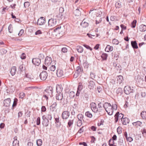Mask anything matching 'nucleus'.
I'll use <instances>...</instances> for the list:
<instances>
[{
    "instance_id": "obj_10",
    "label": "nucleus",
    "mask_w": 146,
    "mask_h": 146,
    "mask_svg": "<svg viewBox=\"0 0 146 146\" xmlns=\"http://www.w3.org/2000/svg\"><path fill=\"white\" fill-rule=\"evenodd\" d=\"M32 62L33 64L38 66L41 63V59L38 58H34L32 60Z\"/></svg>"
},
{
    "instance_id": "obj_24",
    "label": "nucleus",
    "mask_w": 146,
    "mask_h": 146,
    "mask_svg": "<svg viewBox=\"0 0 146 146\" xmlns=\"http://www.w3.org/2000/svg\"><path fill=\"white\" fill-rule=\"evenodd\" d=\"M113 49V48L112 46H110L109 45H108L105 49V50L106 51L108 52L109 51H112Z\"/></svg>"
},
{
    "instance_id": "obj_32",
    "label": "nucleus",
    "mask_w": 146,
    "mask_h": 146,
    "mask_svg": "<svg viewBox=\"0 0 146 146\" xmlns=\"http://www.w3.org/2000/svg\"><path fill=\"white\" fill-rule=\"evenodd\" d=\"M83 66L84 68H87L88 67V64L87 61L86 60L84 61L83 63Z\"/></svg>"
},
{
    "instance_id": "obj_57",
    "label": "nucleus",
    "mask_w": 146,
    "mask_h": 146,
    "mask_svg": "<svg viewBox=\"0 0 146 146\" xmlns=\"http://www.w3.org/2000/svg\"><path fill=\"white\" fill-rule=\"evenodd\" d=\"M84 127L83 126L81 128L78 130V132L80 133H81L83 132L84 129Z\"/></svg>"
},
{
    "instance_id": "obj_9",
    "label": "nucleus",
    "mask_w": 146,
    "mask_h": 146,
    "mask_svg": "<svg viewBox=\"0 0 146 146\" xmlns=\"http://www.w3.org/2000/svg\"><path fill=\"white\" fill-rule=\"evenodd\" d=\"M52 62V59L51 57L49 56H46L45 59V64L46 66L50 65Z\"/></svg>"
},
{
    "instance_id": "obj_55",
    "label": "nucleus",
    "mask_w": 146,
    "mask_h": 146,
    "mask_svg": "<svg viewBox=\"0 0 146 146\" xmlns=\"http://www.w3.org/2000/svg\"><path fill=\"white\" fill-rule=\"evenodd\" d=\"M82 124V120H78L77 122V125L78 126L80 127Z\"/></svg>"
},
{
    "instance_id": "obj_15",
    "label": "nucleus",
    "mask_w": 146,
    "mask_h": 146,
    "mask_svg": "<svg viewBox=\"0 0 146 146\" xmlns=\"http://www.w3.org/2000/svg\"><path fill=\"white\" fill-rule=\"evenodd\" d=\"M56 89L57 92L61 93L62 90L63 88L61 84H57Z\"/></svg>"
},
{
    "instance_id": "obj_11",
    "label": "nucleus",
    "mask_w": 146,
    "mask_h": 146,
    "mask_svg": "<svg viewBox=\"0 0 146 146\" xmlns=\"http://www.w3.org/2000/svg\"><path fill=\"white\" fill-rule=\"evenodd\" d=\"M112 108V106L111 105L105 110L108 113V114L109 115H112L113 113V110Z\"/></svg>"
},
{
    "instance_id": "obj_43",
    "label": "nucleus",
    "mask_w": 146,
    "mask_h": 146,
    "mask_svg": "<svg viewBox=\"0 0 146 146\" xmlns=\"http://www.w3.org/2000/svg\"><path fill=\"white\" fill-rule=\"evenodd\" d=\"M24 66L23 64L21 65L19 67V71L20 72L25 70V67H24Z\"/></svg>"
},
{
    "instance_id": "obj_36",
    "label": "nucleus",
    "mask_w": 146,
    "mask_h": 146,
    "mask_svg": "<svg viewBox=\"0 0 146 146\" xmlns=\"http://www.w3.org/2000/svg\"><path fill=\"white\" fill-rule=\"evenodd\" d=\"M137 21L136 20H134L131 23V27L132 28H134L136 26Z\"/></svg>"
},
{
    "instance_id": "obj_4",
    "label": "nucleus",
    "mask_w": 146,
    "mask_h": 146,
    "mask_svg": "<svg viewBox=\"0 0 146 146\" xmlns=\"http://www.w3.org/2000/svg\"><path fill=\"white\" fill-rule=\"evenodd\" d=\"M133 89H131V87L129 86H125L124 88V92L126 94H129L130 93L133 92Z\"/></svg>"
},
{
    "instance_id": "obj_19",
    "label": "nucleus",
    "mask_w": 146,
    "mask_h": 146,
    "mask_svg": "<svg viewBox=\"0 0 146 146\" xmlns=\"http://www.w3.org/2000/svg\"><path fill=\"white\" fill-rule=\"evenodd\" d=\"M139 30L141 32H144L146 31V26L141 25L139 26Z\"/></svg>"
},
{
    "instance_id": "obj_33",
    "label": "nucleus",
    "mask_w": 146,
    "mask_h": 146,
    "mask_svg": "<svg viewBox=\"0 0 146 146\" xmlns=\"http://www.w3.org/2000/svg\"><path fill=\"white\" fill-rule=\"evenodd\" d=\"M18 99L16 98H15L14 100L13 103L12 105V108L16 106L18 102Z\"/></svg>"
},
{
    "instance_id": "obj_23",
    "label": "nucleus",
    "mask_w": 146,
    "mask_h": 146,
    "mask_svg": "<svg viewBox=\"0 0 146 146\" xmlns=\"http://www.w3.org/2000/svg\"><path fill=\"white\" fill-rule=\"evenodd\" d=\"M117 82L119 84L121 83L123 80V78L122 76H119L117 77Z\"/></svg>"
},
{
    "instance_id": "obj_1",
    "label": "nucleus",
    "mask_w": 146,
    "mask_h": 146,
    "mask_svg": "<svg viewBox=\"0 0 146 146\" xmlns=\"http://www.w3.org/2000/svg\"><path fill=\"white\" fill-rule=\"evenodd\" d=\"M53 88L51 86L47 87L46 89L44 91V92L49 95L50 97H51L53 96Z\"/></svg>"
},
{
    "instance_id": "obj_21",
    "label": "nucleus",
    "mask_w": 146,
    "mask_h": 146,
    "mask_svg": "<svg viewBox=\"0 0 146 146\" xmlns=\"http://www.w3.org/2000/svg\"><path fill=\"white\" fill-rule=\"evenodd\" d=\"M57 104L56 102H54L50 107V110L52 111H53L56 110V107Z\"/></svg>"
},
{
    "instance_id": "obj_62",
    "label": "nucleus",
    "mask_w": 146,
    "mask_h": 146,
    "mask_svg": "<svg viewBox=\"0 0 146 146\" xmlns=\"http://www.w3.org/2000/svg\"><path fill=\"white\" fill-rule=\"evenodd\" d=\"M83 46L85 48H86L87 49H89L91 51H92V48L88 45L86 44H84Z\"/></svg>"
},
{
    "instance_id": "obj_41",
    "label": "nucleus",
    "mask_w": 146,
    "mask_h": 146,
    "mask_svg": "<svg viewBox=\"0 0 146 146\" xmlns=\"http://www.w3.org/2000/svg\"><path fill=\"white\" fill-rule=\"evenodd\" d=\"M111 104L110 103H105L103 104V107L105 108L106 110V109H107L109 106Z\"/></svg>"
},
{
    "instance_id": "obj_56",
    "label": "nucleus",
    "mask_w": 146,
    "mask_h": 146,
    "mask_svg": "<svg viewBox=\"0 0 146 146\" xmlns=\"http://www.w3.org/2000/svg\"><path fill=\"white\" fill-rule=\"evenodd\" d=\"M112 42L115 44H118L119 43V42L118 40L115 39L113 40Z\"/></svg>"
},
{
    "instance_id": "obj_49",
    "label": "nucleus",
    "mask_w": 146,
    "mask_h": 146,
    "mask_svg": "<svg viewBox=\"0 0 146 146\" xmlns=\"http://www.w3.org/2000/svg\"><path fill=\"white\" fill-rule=\"evenodd\" d=\"M83 86L82 84V83L80 82L79 83V85L78 88V90H79L80 91L82 89Z\"/></svg>"
},
{
    "instance_id": "obj_2",
    "label": "nucleus",
    "mask_w": 146,
    "mask_h": 146,
    "mask_svg": "<svg viewBox=\"0 0 146 146\" xmlns=\"http://www.w3.org/2000/svg\"><path fill=\"white\" fill-rule=\"evenodd\" d=\"M57 20L56 19L51 18L48 20V26L50 27H54L56 25Z\"/></svg>"
},
{
    "instance_id": "obj_52",
    "label": "nucleus",
    "mask_w": 146,
    "mask_h": 146,
    "mask_svg": "<svg viewBox=\"0 0 146 146\" xmlns=\"http://www.w3.org/2000/svg\"><path fill=\"white\" fill-rule=\"evenodd\" d=\"M55 123H59V124H57V125H58V126H59L60 125V123H59V117H56V118L55 117Z\"/></svg>"
},
{
    "instance_id": "obj_59",
    "label": "nucleus",
    "mask_w": 146,
    "mask_h": 146,
    "mask_svg": "<svg viewBox=\"0 0 146 146\" xmlns=\"http://www.w3.org/2000/svg\"><path fill=\"white\" fill-rule=\"evenodd\" d=\"M43 96L44 97L46 100H48V96H49V95H48V94L43 92Z\"/></svg>"
},
{
    "instance_id": "obj_27",
    "label": "nucleus",
    "mask_w": 146,
    "mask_h": 146,
    "mask_svg": "<svg viewBox=\"0 0 146 146\" xmlns=\"http://www.w3.org/2000/svg\"><path fill=\"white\" fill-rule=\"evenodd\" d=\"M116 93L119 95H121L123 93L122 88H118L116 91Z\"/></svg>"
},
{
    "instance_id": "obj_58",
    "label": "nucleus",
    "mask_w": 146,
    "mask_h": 146,
    "mask_svg": "<svg viewBox=\"0 0 146 146\" xmlns=\"http://www.w3.org/2000/svg\"><path fill=\"white\" fill-rule=\"evenodd\" d=\"M20 57L22 59H25L26 58V55L24 53H23L20 56Z\"/></svg>"
},
{
    "instance_id": "obj_30",
    "label": "nucleus",
    "mask_w": 146,
    "mask_h": 146,
    "mask_svg": "<svg viewBox=\"0 0 146 146\" xmlns=\"http://www.w3.org/2000/svg\"><path fill=\"white\" fill-rule=\"evenodd\" d=\"M76 50L77 51L80 53H82L83 52V48L82 47L80 46H77Z\"/></svg>"
},
{
    "instance_id": "obj_48",
    "label": "nucleus",
    "mask_w": 146,
    "mask_h": 146,
    "mask_svg": "<svg viewBox=\"0 0 146 146\" xmlns=\"http://www.w3.org/2000/svg\"><path fill=\"white\" fill-rule=\"evenodd\" d=\"M73 120H69L68 123V125L69 127H70L73 124Z\"/></svg>"
},
{
    "instance_id": "obj_7",
    "label": "nucleus",
    "mask_w": 146,
    "mask_h": 146,
    "mask_svg": "<svg viewBox=\"0 0 146 146\" xmlns=\"http://www.w3.org/2000/svg\"><path fill=\"white\" fill-rule=\"evenodd\" d=\"M46 19L43 17H41L39 18L37 22V24L39 25H44L46 23Z\"/></svg>"
},
{
    "instance_id": "obj_42",
    "label": "nucleus",
    "mask_w": 146,
    "mask_h": 146,
    "mask_svg": "<svg viewBox=\"0 0 146 146\" xmlns=\"http://www.w3.org/2000/svg\"><path fill=\"white\" fill-rule=\"evenodd\" d=\"M85 115L88 117L89 118H91L92 116V114L89 111L86 112L85 113Z\"/></svg>"
},
{
    "instance_id": "obj_64",
    "label": "nucleus",
    "mask_w": 146,
    "mask_h": 146,
    "mask_svg": "<svg viewBox=\"0 0 146 146\" xmlns=\"http://www.w3.org/2000/svg\"><path fill=\"white\" fill-rule=\"evenodd\" d=\"M46 110V108L44 106H42L41 108V111L42 112H44Z\"/></svg>"
},
{
    "instance_id": "obj_35",
    "label": "nucleus",
    "mask_w": 146,
    "mask_h": 146,
    "mask_svg": "<svg viewBox=\"0 0 146 146\" xmlns=\"http://www.w3.org/2000/svg\"><path fill=\"white\" fill-rule=\"evenodd\" d=\"M7 52V50L4 48L0 49V54L3 55L6 54Z\"/></svg>"
},
{
    "instance_id": "obj_39",
    "label": "nucleus",
    "mask_w": 146,
    "mask_h": 146,
    "mask_svg": "<svg viewBox=\"0 0 146 146\" xmlns=\"http://www.w3.org/2000/svg\"><path fill=\"white\" fill-rule=\"evenodd\" d=\"M8 29L9 32L10 33H12L13 32V28L12 25L11 24H10L8 27Z\"/></svg>"
},
{
    "instance_id": "obj_18",
    "label": "nucleus",
    "mask_w": 146,
    "mask_h": 146,
    "mask_svg": "<svg viewBox=\"0 0 146 146\" xmlns=\"http://www.w3.org/2000/svg\"><path fill=\"white\" fill-rule=\"evenodd\" d=\"M56 74L58 77H61L63 75V72L62 70L58 69L57 70Z\"/></svg>"
},
{
    "instance_id": "obj_50",
    "label": "nucleus",
    "mask_w": 146,
    "mask_h": 146,
    "mask_svg": "<svg viewBox=\"0 0 146 146\" xmlns=\"http://www.w3.org/2000/svg\"><path fill=\"white\" fill-rule=\"evenodd\" d=\"M64 53L67 52L68 51H69L70 49V48L68 46L64 45Z\"/></svg>"
},
{
    "instance_id": "obj_12",
    "label": "nucleus",
    "mask_w": 146,
    "mask_h": 146,
    "mask_svg": "<svg viewBox=\"0 0 146 146\" xmlns=\"http://www.w3.org/2000/svg\"><path fill=\"white\" fill-rule=\"evenodd\" d=\"M64 9L62 7H60L59 9V14L58 17L61 18V19H62L64 17Z\"/></svg>"
},
{
    "instance_id": "obj_54",
    "label": "nucleus",
    "mask_w": 146,
    "mask_h": 146,
    "mask_svg": "<svg viewBox=\"0 0 146 146\" xmlns=\"http://www.w3.org/2000/svg\"><path fill=\"white\" fill-rule=\"evenodd\" d=\"M141 132L142 134L143 135L144 137L146 136V129L144 128L143 129H142Z\"/></svg>"
},
{
    "instance_id": "obj_47",
    "label": "nucleus",
    "mask_w": 146,
    "mask_h": 146,
    "mask_svg": "<svg viewBox=\"0 0 146 146\" xmlns=\"http://www.w3.org/2000/svg\"><path fill=\"white\" fill-rule=\"evenodd\" d=\"M56 66L55 65H52L49 68L50 70L52 71H54L56 69Z\"/></svg>"
},
{
    "instance_id": "obj_26",
    "label": "nucleus",
    "mask_w": 146,
    "mask_h": 146,
    "mask_svg": "<svg viewBox=\"0 0 146 146\" xmlns=\"http://www.w3.org/2000/svg\"><path fill=\"white\" fill-rule=\"evenodd\" d=\"M142 123L141 122L138 121L135 122H133L132 124L133 125L135 126L136 127H138V126H141Z\"/></svg>"
},
{
    "instance_id": "obj_8",
    "label": "nucleus",
    "mask_w": 146,
    "mask_h": 146,
    "mask_svg": "<svg viewBox=\"0 0 146 146\" xmlns=\"http://www.w3.org/2000/svg\"><path fill=\"white\" fill-rule=\"evenodd\" d=\"M91 108L92 111L96 113L98 111V108L97 107L95 103L92 102L90 104Z\"/></svg>"
},
{
    "instance_id": "obj_53",
    "label": "nucleus",
    "mask_w": 146,
    "mask_h": 146,
    "mask_svg": "<svg viewBox=\"0 0 146 146\" xmlns=\"http://www.w3.org/2000/svg\"><path fill=\"white\" fill-rule=\"evenodd\" d=\"M46 117L48 121L49 120H51L52 119L51 115L49 114H47L46 116Z\"/></svg>"
},
{
    "instance_id": "obj_14",
    "label": "nucleus",
    "mask_w": 146,
    "mask_h": 146,
    "mask_svg": "<svg viewBox=\"0 0 146 146\" xmlns=\"http://www.w3.org/2000/svg\"><path fill=\"white\" fill-rule=\"evenodd\" d=\"M11 102V100L10 98H7L5 99L4 101V105L6 107H9L10 106Z\"/></svg>"
},
{
    "instance_id": "obj_44",
    "label": "nucleus",
    "mask_w": 146,
    "mask_h": 146,
    "mask_svg": "<svg viewBox=\"0 0 146 146\" xmlns=\"http://www.w3.org/2000/svg\"><path fill=\"white\" fill-rule=\"evenodd\" d=\"M19 141L18 140L14 141L13 143V146H19Z\"/></svg>"
},
{
    "instance_id": "obj_29",
    "label": "nucleus",
    "mask_w": 146,
    "mask_h": 146,
    "mask_svg": "<svg viewBox=\"0 0 146 146\" xmlns=\"http://www.w3.org/2000/svg\"><path fill=\"white\" fill-rule=\"evenodd\" d=\"M74 13L75 16H78L80 14V12L78 9H77L74 11Z\"/></svg>"
},
{
    "instance_id": "obj_16",
    "label": "nucleus",
    "mask_w": 146,
    "mask_h": 146,
    "mask_svg": "<svg viewBox=\"0 0 146 146\" xmlns=\"http://www.w3.org/2000/svg\"><path fill=\"white\" fill-rule=\"evenodd\" d=\"M89 84L88 86V88L90 90L93 89L94 85V83L92 80L89 81Z\"/></svg>"
},
{
    "instance_id": "obj_45",
    "label": "nucleus",
    "mask_w": 146,
    "mask_h": 146,
    "mask_svg": "<svg viewBox=\"0 0 146 146\" xmlns=\"http://www.w3.org/2000/svg\"><path fill=\"white\" fill-rule=\"evenodd\" d=\"M84 117L83 115L82 114H79L77 115V117L79 120H83V118Z\"/></svg>"
},
{
    "instance_id": "obj_3",
    "label": "nucleus",
    "mask_w": 146,
    "mask_h": 146,
    "mask_svg": "<svg viewBox=\"0 0 146 146\" xmlns=\"http://www.w3.org/2000/svg\"><path fill=\"white\" fill-rule=\"evenodd\" d=\"M123 115L121 113H120L119 112H117L114 115L115 123H116L119 119H123Z\"/></svg>"
},
{
    "instance_id": "obj_34",
    "label": "nucleus",
    "mask_w": 146,
    "mask_h": 146,
    "mask_svg": "<svg viewBox=\"0 0 146 146\" xmlns=\"http://www.w3.org/2000/svg\"><path fill=\"white\" fill-rule=\"evenodd\" d=\"M80 25L83 27L86 28L88 26V23L86 22L82 21Z\"/></svg>"
},
{
    "instance_id": "obj_51",
    "label": "nucleus",
    "mask_w": 146,
    "mask_h": 146,
    "mask_svg": "<svg viewBox=\"0 0 146 146\" xmlns=\"http://www.w3.org/2000/svg\"><path fill=\"white\" fill-rule=\"evenodd\" d=\"M30 5V3L29 2H26L24 3V5L25 8L28 7Z\"/></svg>"
},
{
    "instance_id": "obj_28",
    "label": "nucleus",
    "mask_w": 146,
    "mask_h": 146,
    "mask_svg": "<svg viewBox=\"0 0 146 146\" xmlns=\"http://www.w3.org/2000/svg\"><path fill=\"white\" fill-rule=\"evenodd\" d=\"M141 116L143 119H146V111H143L141 113Z\"/></svg>"
},
{
    "instance_id": "obj_63",
    "label": "nucleus",
    "mask_w": 146,
    "mask_h": 146,
    "mask_svg": "<svg viewBox=\"0 0 146 146\" xmlns=\"http://www.w3.org/2000/svg\"><path fill=\"white\" fill-rule=\"evenodd\" d=\"M24 33V30L22 29H21L19 32L18 34V35L19 36H21Z\"/></svg>"
},
{
    "instance_id": "obj_61",
    "label": "nucleus",
    "mask_w": 146,
    "mask_h": 146,
    "mask_svg": "<svg viewBox=\"0 0 146 146\" xmlns=\"http://www.w3.org/2000/svg\"><path fill=\"white\" fill-rule=\"evenodd\" d=\"M40 118L39 117H37L36 120V125H39L40 124Z\"/></svg>"
},
{
    "instance_id": "obj_20",
    "label": "nucleus",
    "mask_w": 146,
    "mask_h": 146,
    "mask_svg": "<svg viewBox=\"0 0 146 146\" xmlns=\"http://www.w3.org/2000/svg\"><path fill=\"white\" fill-rule=\"evenodd\" d=\"M131 44L134 49H137L138 48L137 44L136 41H131Z\"/></svg>"
},
{
    "instance_id": "obj_40",
    "label": "nucleus",
    "mask_w": 146,
    "mask_h": 146,
    "mask_svg": "<svg viewBox=\"0 0 146 146\" xmlns=\"http://www.w3.org/2000/svg\"><path fill=\"white\" fill-rule=\"evenodd\" d=\"M70 113L67 111H64V119H67L69 116Z\"/></svg>"
},
{
    "instance_id": "obj_38",
    "label": "nucleus",
    "mask_w": 146,
    "mask_h": 146,
    "mask_svg": "<svg viewBox=\"0 0 146 146\" xmlns=\"http://www.w3.org/2000/svg\"><path fill=\"white\" fill-rule=\"evenodd\" d=\"M37 145L38 146H40L42 144V141L41 139H39L36 141Z\"/></svg>"
},
{
    "instance_id": "obj_60",
    "label": "nucleus",
    "mask_w": 146,
    "mask_h": 146,
    "mask_svg": "<svg viewBox=\"0 0 146 146\" xmlns=\"http://www.w3.org/2000/svg\"><path fill=\"white\" fill-rule=\"evenodd\" d=\"M95 77V74L93 72H91L90 78L92 79H94Z\"/></svg>"
},
{
    "instance_id": "obj_31",
    "label": "nucleus",
    "mask_w": 146,
    "mask_h": 146,
    "mask_svg": "<svg viewBox=\"0 0 146 146\" xmlns=\"http://www.w3.org/2000/svg\"><path fill=\"white\" fill-rule=\"evenodd\" d=\"M115 6L117 8H119L121 7V3L119 1L117 2L115 4Z\"/></svg>"
},
{
    "instance_id": "obj_46",
    "label": "nucleus",
    "mask_w": 146,
    "mask_h": 146,
    "mask_svg": "<svg viewBox=\"0 0 146 146\" xmlns=\"http://www.w3.org/2000/svg\"><path fill=\"white\" fill-rule=\"evenodd\" d=\"M69 94V96L70 98H73L74 96V92L72 91L70 92Z\"/></svg>"
},
{
    "instance_id": "obj_37",
    "label": "nucleus",
    "mask_w": 146,
    "mask_h": 146,
    "mask_svg": "<svg viewBox=\"0 0 146 146\" xmlns=\"http://www.w3.org/2000/svg\"><path fill=\"white\" fill-rule=\"evenodd\" d=\"M108 55V54L105 53H103L102 54L101 57L103 60H106L107 59Z\"/></svg>"
},
{
    "instance_id": "obj_25",
    "label": "nucleus",
    "mask_w": 146,
    "mask_h": 146,
    "mask_svg": "<svg viewBox=\"0 0 146 146\" xmlns=\"http://www.w3.org/2000/svg\"><path fill=\"white\" fill-rule=\"evenodd\" d=\"M56 95V98L57 100H61L63 98V93H59L58 95Z\"/></svg>"
},
{
    "instance_id": "obj_13",
    "label": "nucleus",
    "mask_w": 146,
    "mask_h": 146,
    "mask_svg": "<svg viewBox=\"0 0 146 146\" xmlns=\"http://www.w3.org/2000/svg\"><path fill=\"white\" fill-rule=\"evenodd\" d=\"M33 78L32 75L29 74H25V77L24 78V80L26 81H29Z\"/></svg>"
},
{
    "instance_id": "obj_6",
    "label": "nucleus",
    "mask_w": 146,
    "mask_h": 146,
    "mask_svg": "<svg viewBox=\"0 0 146 146\" xmlns=\"http://www.w3.org/2000/svg\"><path fill=\"white\" fill-rule=\"evenodd\" d=\"M43 121H42V125L44 127H47L48 125L49 121L46 117L45 115H43L42 116Z\"/></svg>"
},
{
    "instance_id": "obj_22",
    "label": "nucleus",
    "mask_w": 146,
    "mask_h": 146,
    "mask_svg": "<svg viewBox=\"0 0 146 146\" xmlns=\"http://www.w3.org/2000/svg\"><path fill=\"white\" fill-rule=\"evenodd\" d=\"M16 66H13L11 69L10 73L12 76L14 75L16 72Z\"/></svg>"
},
{
    "instance_id": "obj_17",
    "label": "nucleus",
    "mask_w": 146,
    "mask_h": 146,
    "mask_svg": "<svg viewBox=\"0 0 146 146\" xmlns=\"http://www.w3.org/2000/svg\"><path fill=\"white\" fill-rule=\"evenodd\" d=\"M121 121L123 125H126L129 123V120L126 117L123 118V119H121Z\"/></svg>"
},
{
    "instance_id": "obj_5",
    "label": "nucleus",
    "mask_w": 146,
    "mask_h": 146,
    "mask_svg": "<svg viewBox=\"0 0 146 146\" xmlns=\"http://www.w3.org/2000/svg\"><path fill=\"white\" fill-rule=\"evenodd\" d=\"M39 76L41 80H44L48 76V74L46 71H43L40 73Z\"/></svg>"
}]
</instances>
